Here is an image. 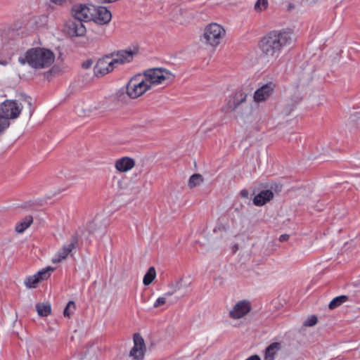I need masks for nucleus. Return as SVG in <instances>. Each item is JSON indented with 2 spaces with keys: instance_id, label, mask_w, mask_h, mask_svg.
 <instances>
[{
  "instance_id": "nucleus-11",
  "label": "nucleus",
  "mask_w": 360,
  "mask_h": 360,
  "mask_svg": "<svg viewBox=\"0 0 360 360\" xmlns=\"http://www.w3.org/2000/svg\"><path fill=\"white\" fill-rule=\"evenodd\" d=\"M93 17L91 21H94L98 25H107L112 19V14L104 6H96L95 11L92 12Z\"/></svg>"
},
{
  "instance_id": "nucleus-21",
  "label": "nucleus",
  "mask_w": 360,
  "mask_h": 360,
  "mask_svg": "<svg viewBox=\"0 0 360 360\" xmlns=\"http://www.w3.org/2000/svg\"><path fill=\"white\" fill-rule=\"evenodd\" d=\"M281 349L280 342H273L265 349L264 360H274L278 352Z\"/></svg>"
},
{
  "instance_id": "nucleus-39",
  "label": "nucleus",
  "mask_w": 360,
  "mask_h": 360,
  "mask_svg": "<svg viewBox=\"0 0 360 360\" xmlns=\"http://www.w3.org/2000/svg\"><path fill=\"white\" fill-rule=\"evenodd\" d=\"M289 238V236L287 235V234H283V235H281L279 238V240L281 241V242H283V241H286L287 240H288Z\"/></svg>"
},
{
  "instance_id": "nucleus-12",
  "label": "nucleus",
  "mask_w": 360,
  "mask_h": 360,
  "mask_svg": "<svg viewBox=\"0 0 360 360\" xmlns=\"http://www.w3.org/2000/svg\"><path fill=\"white\" fill-rule=\"evenodd\" d=\"M134 345L131 349L130 356L134 360H142L144 356L145 344L143 338L138 333L134 335Z\"/></svg>"
},
{
  "instance_id": "nucleus-13",
  "label": "nucleus",
  "mask_w": 360,
  "mask_h": 360,
  "mask_svg": "<svg viewBox=\"0 0 360 360\" xmlns=\"http://www.w3.org/2000/svg\"><path fill=\"white\" fill-rule=\"evenodd\" d=\"M136 53V51L129 50H120L110 53L113 63L115 65H122L126 63H129L132 60L134 56Z\"/></svg>"
},
{
  "instance_id": "nucleus-35",
  "label": "nucleus",
  "mask_w": 360,
  "mask_h": 360,
  "mask_svg": "<svg viewBox=\"0 0 360 360\" xmlns=\"http://www.w3.org/2000/svg\"><path fill=\"white\" fill-rule=\"evenodd\" d=\"M25 100L27 101V105H29V108H30V115H32L33 111H34V109L32 108V99L30 97H26L25 98Z\"/></svg>"
},
{
  "instance_id": "nucleus-16",
  "label": "nucleus",
  "mask_w": 360,
  "mask_h": 360,
  "mask_svg": "<svg viewBox=\"0 0 360 360\" xmlns=\"http://www.w3.org/2000/svg\"><path fill=\"white\" fill-rule=\"evenodd\" d=\"M191 285V281L188 278H180L179 279L169 284L171 290L165 292V295H172L176 292L188 289Z\"/></svg>"
},
{
  "instance_id": "nucleus-41",
  "label": "nucleus",
  "mask_w": 360,
  "mask_h": 360,
  "mask_svg": "<svg viewBox=\"0 0 360 360\" xmlns=\"http://www.w3.org/2000/svg\"><path fill=\"white\" fill-rule=\"evenodd\" d=\"M245 360H261L260 357L257 355H252Z\"/></svg>"
},
{
  "instance_id": "nucleus-9",
  "label": "nucleus",
  "mask_w": 360,
  "mask_h": 360,
  "mask_svg": "<svg viewBox=\"0 0 360 360\" xmlns=\"http://www.w3.org/2000/svg\"><path fill=\"white\" fill-rule=\"evenodd\" d=\"M251 310L250 302L248 300H240L236 303L230 310L229 315L233 319H239L247 315Z\"/></svg>"
},
{
  "instance_id": "nucleus-34",
  "label": "nucleus",
  "mask_w": 360,
  "mask_h": 360,
  "mask_svg": "<svg viewBox=\"0 0 360 360\" xmlns=\"http://www.w3.org/2000/svg\"><path fill=\"white\" fill-rule=\"evenodd\" d=\"M51 2H52L53 4H56V5H58V6H62V5H64L65 4H71L75 0H49Z\"/></svg>"
},
{
  "instance_id": "nucleus-23",
  "label": "nucleus",
  "mask_w": 360,
  "mask_h": 360,
  "mask_svg": "<svg viewBox=\"0 0 360 360\" xmlns=\"http://www.w3.org/2000/svg\"><path fill=\"white\" fill-rule=\"evenodd\" d=\"M36 311L40 316H47L51 314V307L49 303H38L35 306Z\"/></svg>"
},
{
  "instance_id": "nucleus-24",
  "label": "nucleus",
  "mask_w": 360,
  "mask_h": 360,
  "mask_svg": "<svg viewBox=\"0 0 360 360\" xmlns=\"http://www.w3.org/2000/svg\"><path fill=\"white\" fill-rule=\"evenodd\" d=\"M348 300L349 297L347 295L338 296L330 302L328 307L330 309H334Z\"/></svg>"
},
{
  "instance_id": "nucleus-38",
  "label": "nucleus",
  "mask_w": 360,
  "mask_h": 360,
  "mask_svg": "<svg viewBox=\"0 0 360 360\" xmlns=\"http://www.w3.org/2000/svg\"><path fill=\"white\" fill-rule=\"evenodd\" d=\"M93 64V62L90 60H86L82 63V67L85 69L89 68Z\"/></svg>"
},
{
  "instance_id": "nucleus-28",
  "label": "nucleus",
  "mask_w": 360,
  "mask_h": 360,
  "mask_svg": "<svg viewBox=\"0 0 360 360\" xmlns=\"http://www.w3.org/2000/svg\"><path fill=\"white\" fill-rule=\"evenodd\" d=\"M75 309V304L73 301H70L64 309L63 314L66 317H70Z\"/></svg>"
},
{
  "instance_id": "nucleus-4",
  "label": "nucleus",
  "mask_w": 360,
  "mask_h": 360,
  "mask_svg": "<svg viewBox=\"0 0 360 360\" xmlns=\"http://www.w3.org/2000/svg\"><path fill=\"white\" fill-rule=\"evenodd\" d=\"M226 34V30L223 26L216 22H212L205 27L200 40L206 46L216 48L224 39Z\"/></svg>"
},
{
  "instance_id": "nucleus-26",
  "label": "nucleus",
  "mask_w": 360,
  "mask_h": 360,
  "mask_svg": "<svg viewBox=\"0 0 360 360\" xmlns=\"http://www.w3.org/2000/svg\"><path fill=\"white\" fill-rule=\"evenodd\" d=\"M202 182V176L200 174H194L189 179L188 186L190 188H194L200 185Z\"/></svg>"
},
{
  "instance_id": "nucleus-27",
  "label": "nucleus",
  "mask_w": 360,
  "mask_h": 360,
  "mask_svg": "<svg viewBox=\"0 0 360 360\" xmlns=\"http://www.w3.org/2000/svg\"><path fill=\"white\" fill-rule=\"evenodd\" d=\"M349 124L353 125L356 128H360V112L352 115L348 120Z\"/></svg>"
},
{
  "instance_id": "nucleus-40",
  "label": "nucleus",
  "mask_w": 360,
  "mask_h": 360,
  "mask_svg": "<svg viewBox=\"0 0 360 360\" xmlns=\"http://www.w3.org/2000/svg\"><path fill=\"white\" fill-rule=\"evenodd\" d=\"M248 191L247 190H242L240 191V195L243 197V198H248Z\"/></svg>"
},
{
  "instance_id": "nucleus-19",
  "label": "nucleus",
  "mask_w": 360,
  "mask_h": 360,
  "mask_svg": "<svg viewBox=\"0 0 360 360\" xmlns=\"http://www.w3.org/2000/svg\"><path fill=\"white\" fill-rule=\"evenodd\" d=\"M134 160L128 157L122 158L115 162V168L121 172H125L130 170L134 167Z\"/></svg>"
},
{
  "instance_id": "nucleus-36",
  "label": "nucleus",
  "mask_w": 360,
  "mask_h": 360,
  "mask_svg": "<svg viewBox=\"0 0 360 360\" xmlns=\"http://www.w3.org/2000/svg\"><path fill=\"white\" fill-rule=\"evenodd\" d=\"M132 191H134V197L133 199H135L138 197L139 194L141 192V188L137 186L132 188Z\"/></svg>"
},
{
  "instance_id": "nucleus-20",
  "label": "nucleus",
  "mask_w": 360,
  "mask_h": 360,
  "mask_svg": "<svg viewBox=\"0 0 360 360\" xmlns=\"http://www.w3.org/2000/svg\"><path fill=\"white\" fill-rule=\"evenodd\" d=\"M274 198V193L270 190L262 191L253 198V203L256 206H262Z\"/></svg>"
},
{
  "instance_id": "nucleus-3",
  "label": "nucleus",
  "mask_w": 360,
  "mask_h": 360,
  "mask_svg": "<svg viewBox=\"0 0 360 360\" xmlns=\"http://www.w3.org/2000/svg\"><path fill=\"white\" fill-rule=\"evenodd\" d=\"M56 56L52 50L44 47H34L20 56L18 61L22 65L27 64L32 68L40 70L51 66Z\"/></svg>"
},
{
  "instance_id": "nucleus-32",
  "label": "nucleus",
  "mask_w": 360,
  "mask_h": 360,
  "mask_svg": "<svg viewBox=\"0 0 360 360\" xmlns=\"http://www.w3.org/2000/svg\"><path fill=\"white\" fill-rule=\"evenodd\" d=\"M170 295H165V293L163 295L162 297H158L155 302L154 303V307L158 308L160 307L162 305H164L167 302V298L169 297Z\"/></svg>"
},
{
  "instance_id": "nucleus-30",
  "label": "nucleus",
  "mask_w": 360,
  "mask_h": 360,
  "mask_svg": "<svg viewBox=\"0 0 360 360\" xmlns=\"http://www.w3.org/2000/svg\"><path fill=\"white\" fill-rule=\"evenodd\" d=\"M268 1L267 0H257L255 4V8L257 11H262L267 7Z\"/></svg>"
},
{
  "instance_id": "nucleus-5",
  "label": "nucleus",
  "mask_w": 360,
  "mask_h": 360,
  "mask_svg": "<svg viewBox=\"0 0 360 360\" xmlns=\"http://www.w3.org/2000/svg\"><path fill=\"white\" fill-rule=\"evenodd\" d=\"M95 6L88 4H75L70 9L71 16L83 22L91 21Z\"/></svg>"
},
{
  "instance_id": "nucleus-17",
  "label": "nucleus",
  "mask_w": 360,
  "mask_h": 360,
  "mask_svg": "<svg viewBox=\"0 0 360 360\" xmlns=\"http://www.w3.org/2000/svg\"><path fill=\"white\" fill-rule=\"evenodd\" d=\"M77 243V239L76 238H72L69 243L64 245L63 248L58 252V257L53 259V262H60L63 259H66L72 250L75 248Z\"/></svg>"
},
{
  "instance_id": "nucleus-18",
  "label": "nucleus",
  "mask_w": 360,
  "mask_h": 360,
  "mask_svg": "<svg viewBox=\"0 0 360 360\" xmlns=\"http://www.w3.org/2000/svg\"><path fill=\"white\" fill-rule=\"evenodd\" d=\"M247 94L243 91L236 92L233 97L229 100L227 108L231 111L236 110L240 104L246 101Z\"/></svg>"
},
{
  "instance_id": "nucleus-33",
  "label": "nucleus",
  "mask_w": 360,
  "mask_h": 360,
  "mask_svg": "<svg viewBox=\"0 0 360 360\" xmlns=\"http://www.w3.org/2000/svg\"><path fill=\"white\" fill-rule=\"evenodd\" d=\"M10 122L0 115V134L9 127Z\"/></svg>"
},
{
  "instance_id": "nucleus-37",
  "label": "nucleus",
  "mask_w": 360,
  "mask_h": 360,
  "mask_svg": "<svg viewBox=\"0 0 360 360\" xmlns=\"http://www.w3.org/2000/svg\"><path fill=\"white\" fill-rule=\"evenodd\" d=\"M117 97L119 101H123L125 98V95L124 91H119L117 93Z\"/></svg>"
},
{
  "instance_id": "nucleus-31",
  "label": "nucleus",
  "mask_w": 360,
  "mask_h": 360,
  "mask_svg": "<svg viewBox=\"0 0 360 360\" xmlns=\"http://www.w3.org/2000/svg\"><path fill=\"white\" fill-rule=\"evenodd\" d=\"M317 323V317L316 316H311L308 317L304 322V326L307 327H311Z\"/></svg>"
},
{
  "instance_id": "nucleus-42",
  "label": "nucleus",
  "mask_w": 360,
  "mask_h": 360,
  "mask_svg": "<svg viewBox=\"0 0 360 360\" xmlns=\"http://www.w3.org/2000/svg\"><path fill=\"white\" fill-rule=\"evenodd\" d=\"M89 229H90V231H94V229L91 227V226L90 225L89 226Z\"/></svg>"
},
{
  "instance_id": "nucleus-22",
  "label": "nucleus",
  "mask_w": 360,
  "mask_h": 360,
  "mask_svg": "<svg viewBox=\"0 0 360 360\" xmlns=\"http://www.w3.org/2000/svg\"><path fill=\"white\" fill-rule=\"evenodd\" d=\"M33 222V217L31 215L26 216L21 221L18 222L15 227V231L18 233H23L28 229Z\"/></svg>"
},
{
  "instance_id": "nucleus-14",
  "label": "nucleus",
  "mask_w": 360,
  "mask_h": 360,
  "mask_svg": "<svg viewBox=\"0 0 360 360\" xmlns=\"http://www.w3.org/2000/svg\"><path fill=\"white\" fill-rule=\"evenodd\" d=\"M274 87V84L271 82L262 86L255 91L253 96L254 101L257 103L266 101L271 96Z\"/></svg>"
},
{
  "instance_id": "nucleus-15",
  "label": "nucleus",
  "mask_w": 360,
  "mask_h": 360,
  "mask_svg": "<svg viewBox=\"0 0 360 360\" xmlns=\"http://www.w3.org/2000/svg\"><path fill=\"white\" fill-rule=\"evenodd\" d=\"M101 105L98 102H85L76 106L77 112L81 116H89L100 109Z\"/></svg>"
},
{
  "instance_id": "nucleus-25",
  "label": "nucleus",
  "mask_w": 360,
  "mask_h": 360,
  "mask_svg": "<svg viewBox=\"0 0 360 360\" xmlns=\"http://www.w3.org/2000/svg\"><path fill=\"white\" fill-rule=\"evenodd\" d=\"M156 271L154 267H150L143 276V283L145 285H150L155 278Z\"/></svg>"
},
{
  "instance_id": "nucleus-7",
  "label": "nucleus",
  "mask_w": 360,
  "mask_h": 360,
  "mask_svg": "<svg viewBox=\"0 0 360 360\" xmlns=\"http://www.w3.org/2000/svg\"><path fill=\"white\" fill-rule=\"evenodd\" d=\"M64 31L71 37H82L86 32L83 22L75 20H68L64 25Z\"/></svg>"
},
{
  "instance_id": "nucleus-8",
  "label": "nucleus",
  "mask_w": 360,
  "mask_h": 360,
  "mask_svg": "<svg viewBox=\"0 0 360 360\" xmlns=\"http://www.w3.org/2000/svg\"><path fill=\"white\" fill-rule=\"evenodd\" d=\"M53 271L54 268L48 266L38 271L36 274L26 278L25 280V286L27 288H36L39 283L49 278Z\"/></svg>"
},
{
  "instance_id": "nucleus-6",
  "label": "nucleus",
  "mask_w": 360,
  "mask_h": 360,
  "mask_svg": "<svg viewBox=\"0 0 360 360\" xmlns=\"http://www.w3.org/2000/svg\"><path fill=\"white\" fill-rule=\"evenodd\" d=\"M22 109L21 103L7 100L0 105V115L8 120L17 118Z\"/></svg>"
},
{
  "instance_id": "nucleus-29",
  "label": "nucleus",
  "mask_w": 360,
  "mask_h": 360,
  "mask_svg": "<svg viewBox=\"0 0 360 360\" xmlns=\"http://www.w3.org/2000/svg\"><path fill=\"white\" fill-rule=\"evenodd\" d=\"M300 98H297L294 103H288L283 108V113L285 115H290L294 110L295 105L299 103Z\"/></svg>"
},
{
  "instance_id": "nucleus-1",
  "label": "nucleus",
  "mask_w": 360,
  "mask_h": 360,
  "mask_svg": "<svg viewBox=\"0 0 360 360\" xmlns=\"http://www.w3.org/2000/svg\"><path fill=\"white\" fill-rule=\"evenodd\" d=\"M174 79L175 75L166 68L148 69L142 75H137L129 81L126 92L129 98H136L158 85L172 83Z\"/></svg>"
},
{
  "instance_id": "nucleus-10",
  "label": "nucleus",
  "mask_w": 360,
  "mask_h": 360,
  "mask_svg": "<svg viewBox=\"0 0 360 360\" xmlns=\"http://www.w3.org/2000/svg\"><path fill=\"white\" fill-rule=\"evenodd\" d=\"M110 58H112L110 55H106L98 60L94 68V72L96 75H105L114 70L116 65L112 60H110Z\"/></svg>"
},
{
  "instance_id": "nucleus-2",
  "label": "nucleus",
  "mask_w": 360,
  "mask_h": 360,
  "mask_svg": "<svg viewBox=\"0 0 360 360\" xmlns=\"http://www.w3.org/2000/svg\"><path fill=\"white\" fill-rule=\"evenodd\" d=\"M293 34L290 31H273L264 37L259 42L262 54L260 60L273 64L278 58L283 47L293 41Z\"/></svg>"
}]
</instances>
